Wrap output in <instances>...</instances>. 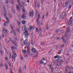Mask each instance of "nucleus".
<instances>
[{
    "label": "nucleus",
    "instance_id": "f257e3e1",
    "mask_svg": "<svg viewBox=\"0 0 73 73\" xmlns=\"http://www.w3.org/2000/svg\"><path fill=\"white\" fill-rule=\"evenodd\" d=\"M3 10L4 11L5 13L4 15L5 17L7 20L6 22L4 23V25L5 26H7L9 21V20H8V17H7V11L5 9V6H3Z\"/></svg>",
    "mask_w": 73,
    "mask_h": 73
},
{
    "label": "nucleus",
    "instance_id": "f03ea898",
    "mask_svg": "<svg viewBox=\"0 0 73 73\" xmlns=\"http://www.w3.org/2000/svg\"><path fill=\"white\" fill-rule=\"evenodd\" d=\"M22 30L23 31H25V32L23 33L24 34H25V38H27L28 37L29 35H30L29 33H28V31H27V26L26 25H24L22 27Z\"/></svg>",
    "mask_w": 73,
    "mask_h": 73
},
{
    "label": "nucleus",
    "instance_id": "7ed1b4c3",
    "mask_svg": "<svg viewBox=\"0 0 73 73\" xmlns=\"http://www.w3.org/2000/svg\"><path fill=\"white\" fill-rule=\"evenodd\" d=\"M27 53L26 54H25L24 55V57H27L28 55H30L31 53L30 51V48H29V45H27Z\"/></svg>",
    "mask_w": 73,
    "mask_h": 73
},
{
    "label": "nucleus",
    "instance_id": "20e7f679",
    "mask_svg": "<svg viewBox=\"0 0 73 73\" xmlns=\"http://www.w3.org/2000/svg\"><path fill=\"white\" fill-rule=\"evenodd\" d=\"M66 16V12H64L63 13L62 15H60V17L62 19H63L64 18V17Z\"/></svg>",
    "mask_w": 73,
    "mask_h": 73
},
{
    "label": "nucleus",
    "instance_id": "39448f33",
    "mask_svg": "<svg viewBox=\"0 0 73 73\" xmlns=\"http://www.w3.org/2000/svg\"><path fill=\"white\" fill-rule=\"evenodd\" d=\"M13 55H12V58L13 59V60H15V57H17V54H16V53H15V52L14 51L13 52Z\"/></svg>",
    "mask_w": 73,
    "mask_h": 73
},
{
    "label": "nucleus",
    "instance_id": "423d86ee",
    "mask_svg": "<svg viewBox=\"0 0 73 73\" xmlns=\"http://www.w3.org/2000/svg\"><path fill=\"white\" fill-rule=\"evenodd\" d=\"M73 21V19H72V17H71L69 21V23H68V25H70H70L71 26H72V22Z\"/></svg>",
    "mask_w": 73,
    "mask_h": 73
},
{
    "label": "nucleus",
    "instance_id": "0eeeda50",
    "mask_svg": "<svg viewBox=\"0 0 73 73\" xmlns=\"http://www.w3.org/2000/svg\"><path fill=\"white\" fill-rule=\"evenodd\" d=\"M69 30H68L66 32L65 35L64 36V37L65 38H66V37H68V36H69V35L68 34H69Z\"/></svg>",
    "mask_w": 73,
    "mask_h": 73
},
{
    "label": "nucleus",
    "instance_id": "6e6552de",
    "mask_svg": "<svg viewBox=\"0 0 73 73\" xmlns=\"http://www.w3.org/2000/svg\"><path fill=\"white\" fill-rule=\"evenodd\" d=\"M32 51L34 53H37V52L36 51L35 49L34 48V47H33L32 48Z\"/></svg>",
    "mask_w": 73,
    "mask_h": 73
},
{
    "label": "nucleus",
    "instance_id": "1a4fd4ad",
    "mask_svg": "<svg viewBox=\"0 0 73 73\" xmlns=\"http://www.w3.org/2000/svg\"><path fill=\"white\" fill-rule=\"evenodd\" d=\"M22 9V11L23 12V13L25 12V9H24V7L23 6H21Z\"/></svg>",
    "mask_w": 73,
    "mask_h": 73
},
{
    "label": "nucleus",
    "instance_id": "9d476101",
    "mask_svg": "<svg viewBox=\"0 0 73 73\" xmlns=\"http://www.w3.org/2000/svg\"><path fill=\"white\" fill-rule=\"evenodd\" d=\"M22 9V11L23 12V13L25 12V9H24V7L23 6H21Z\"/></svg>",
    "mask_w": 73,
    "mask_h": 73
},
{
    "label": "nucleus",
    "instance_id": "9b49d317",
    "mask_svg": "<svg viewBox=\"0 0 73 73\" xmlns=\"http://www.w3.org/2000/svg\"><path fill=\"white\" fill-rule=\"evenodd\" d=\"M24 41L23 39H21V43H22V46H23L24 45Z\"/></svg>",
    "mask_w": 73,
    "mask_h": 73
},
{
    "label": "nucleus",
    "instance_id": "f8f14e48",
    "mask_svg": "<svg viewBox=\"0 0 73 73\" xmlns=\"http://www.w3.org/2000/svg\"><path fill=\"white\" fill-rule=\"evenodd\" d=\"M17 9V11H20V7H19V6L18 5H17L16 6Z\"/></svg>",
    "mask_w": 73,
    "mask_h": 73
},
{
    "label": "nucleus",
    "instance_id": "ddd939ff",
    "mask_svg": "<svg viewBox=\"0 0 73 73\" xmlns=\"http://www.w3.org/2000/svg\"><path fill=\"white\" fill-rule=\"evenodd\" d=\"M34 15L33 13L32 12H31L29 15V16L33 17Z\"/></svg>",
    "mask_w": 73,
    "mask_h": 73
},
{
    "label": "nucleus",
    "instance_id": "4468645a",
    "mask_svg": "<svg viewBox=\"0 0 73 73\" xmlns=\"http://www.w3.org/2000/svg\"><path fill=\"white\" fill-rule=\"evenodd\" d=\"M22 68H21V67H20L19 68V73H22Z\"/></svg>",
    "mask_w": 73,
    "mask_h": 73
},
{
    "label": "nucleus",
    "instance_id": "2eb2a0df",
    "mask_svg": "<svg viewBox=\"0 0 73 73\" xmlns=\"http://www.w3.org/2000/svg\"><path fill=\"white\" fill-rule=\"evenodd\" d=\"M36 21L37 22V23L38 24V25H40V23L39 22V19H37Z\"/></svg>",
    "mask_w": 73,
    "mask_h": 73
},
{
    "label": "nucleus",
    "instance_id": "dca6fc26",
    "mask_svg": "<svg viewBox=\"0 0 73 73\" xmlns=\"http://www.w3.org/2000/svg\"><path fill=\"white\" fill-rule=\"evenodd\" d=\"M60 12H61V9H58L57 11V13L58 14H59L60 13Z\"/></svg>",
    "mask_w": 73,
    "mask_h": 73
},
{
    "label": "nucleus",
    "instance_id": "f3484780",
    "mask_svg": "<svg viewBox=\"0 0 73 73\" xmlns=\"http://www.w3.org/2000/svg\"><path fill=\"white\" fill-rule=\"evenodd\" d=\"M27 40H25V41H24V44H25V45H27Z\"/></svg>",
    "mask_w": 73,
    "mask_h": 73
},
{
    "label": "nucleus",
    "instance_id": "a211bd4d",
    "mask_svg": "<svg viewBox=\"0 0 73 73\" xmlns=\"http://www.w3.org/2000/svg\"><path fill=\"white\" fill-rule=\"evenodd\" d=\"M22 53H27V50H23L22 51Z\"/></svg>",
    "mask_w": 73,
    "mask_h": 73
},
{
    "label": "nucleus",
    "instance_id": "6ab92c4d",
    "mask_svg": "<svg viewBox=\"0 0 73 73\" xmlns=\"http://www.w3.org/2000/svg\"><path fill=\"white\" fill-rule=\"evenodd\" d=\"M5 66L6 68V69L7 70H8V65H7V64H5Z\"/></svg>",
    "mask_w": 73,
    "mask_h": 73
},
{
    "label": "nucleus",
    "instance_id": "aec40b11",
    "mask_svg": "<svg viewBox=\"0 0 73 73\" xmlns=\"http://www.w3.org/2000/svg\"><path fill=\"white\" fill-rule=\"evenodd\" d=\"M16 31L18 33H19V34H20V30L19 29H16Z\"/></svg>",
    "mask_w": 73,
    "mask_h": 73
},
{
    "label": "nucleus",
    "instance_id": "412c9836",
    "mask_svg": "<svg viewBox=\"0 0 73 73\" xmlns=\"http://www.w3.org/2000/svg\"><path fill=\"white\" fill-rule=\"evenodd\" d=\"M13 33H14V35L15 36H16V32L15 30L13 31Z\"/></svg>",
    "mask_w": 73,
    "mask_h": 73
},
{
    "label": "nucleus",
    "instance_id": "4be33fe9",
    "mask_svg": "<svg viewBox=\"0 0 73 73\" xmlns=\"http://www.w3.org/2000/svg\"><path fill=\"white\" fill-rule=\"evenodd\" d=\"M34 4H35V7L36 8L37 7V5H36V1H35Z\"/></svg>",
    "mask_w": 73,
    "mask_h": 73
},
{
    "label": "nucleus",
    "instance_id": "5701e85b",
    "mask_svg": "<svg viewBox=\"0 0 73 73\" xmlns=\"http://www.w3.org/2000/svg\"><path fill=\"white\" fill-rule=\"evenodd\" d=\"M11 28L13 31H15L14 29L13 28V27L12 26H11Z\"/></svg>",
    "mask_w": 73,
    "mask_h": 73
},
{
    "label": "nucleus",
    "instance_id": "b1692460",
    "mask_svg": "<svg viewBox=\"0 0 73 73\" xmlns=\"http://www.w3.org/2000/svg\"><path fill=\"white\" fill-rule=\"evenodd\" d=\"M25 15L23 14L21 16V17L23 18V19H24V18H25Z\"/></svg>",
    "mask_w": 73,
    "mask_h": 73
},
{
    "label": "nucleus",
    "instance_id": "393cba45",
    "mask_svg": "<svg viewBox=\"0 0 73 73\" xmlns=\"http://www.w3.org/2000/svg\"><path fill=\"white\" fill-rule=\"evenodd\" d=\"M31 57H35V55L32 54H31Z\"/></svg>",
    "mask_w": 73,
    "mask_h": 73
},
{
    "label": "nucleus",
    "instance_id": "a878e982",
    "mask_svg": "<svg viewBox=\"0 0 73 73\" xmlns=\"http://www.w3.org/2000/svg\"><path fill=\"white\" fill-rule=\"evenodd\" d=\"M72 60V58L71 57H70L68 58V60Z\"/></svg>",
    "mask_w": 73,
    "mask_h": 73
},
{
    "label": "nucleus",
    "instance_id": "bb28decb",
    "mask_svg": "<svg viewBox=\"0 0 73 73\" xmlns=\"http://www.w3.org/2000/svg\"><path fill=\"white\" fill-rule=\"evenodd\" d=\"M38 19H38V20H39V19H40V15H38Z\"/></svg>",
    "mask_w": 73,
    "mask_h": 73
},
{
    "label": "nucleus",
    "instance_id": "cd10ccee",
    "mask_svg": "<svg viewBox=\"0 0 73 73\" xmlns=\"http://www.w3.org/2000/svg\"><path fill=\"white\" fill-rule=\"evenodd\" d=\"M64 47V44H63L61 45L60 46L61 48H62L63 47Z\"/></svg>",
    "mask_w": 73,
    "mask_h": 73
},
{
    "label": "nucleus",
    "instance_id": "c85d7f7f",
    "mask_svg": "<svg viewBox=\"0 0 73 73\" xmlns=\"http://www.w3.org/2000/svg\"><path fill=\"white\" fill-rule=\"evenodd\" d=\"M32 27L31 26H30L29 27V29L30 30H32Z\"/></svg>",
    "mask_w": 73,
    "mask_h": 73
},
{
    "label": "nucleus",
    "instance_id": "c756f323",
    "mask_svg": "<svg viewBox=\"0 0 73 73\" xmlns=\"http://www.w3.org/2000/svg\"><path fill=\"white\" fill-rule=\"evenodd\" d=\"M31 37L32 38H33V33H32L31 35Z\"/></svg>",
    "mask_w": 73,
    "mask_h": 73
},
{
    "label": "nucleus",
    "instance_id": "7c9ffc66",
    "mask_svg": "<svg viewBox=\"0 0 73 73\" xmlns=\"http://www.w3.org/2000/svg\"><path fill=\"white\" fill-rule=\"evenodd\" d=\"M56 18H54L52 19V20L54 21H56Z\"/></svg>",
    "mask_w": 73,
    "mask_h": 73
},
{
    "label": "nucleus",
    "instance_id": "2f4dec72",
    "mask_svg": "<svg viewBox=\"0 0 73 73\" xmlns=\"http://www.w3.org/2000/svg\"><path fill=\"white\" fill-rule=\"evenodd\" d=\"M58 59H56V60L55 61V63H58Z\"/></svg>",
    "mask_w": 73,
    "mask_h": 73
},
{
    "label": "nucleus",
    "instance_id": "473e14b6",
    "mask_svg": "<svg viewBox=\"0 0 73 73\" xmlns=\"http://www.w3.org/2000/svg\"><path fill=\"white\" fill-rule=\"evenodd\" d=\"M17 23H18V24L19 26H20V23L19 22H18V21H17Z\"/></svg>",
    "mask_w": 73,
    "mask_h": 73
},
{
    "label": "nucleus",
    "instance_id": "72a5a7b5",
    "mask_svg": "<svg viewBox=\"0 0 73 73\" xmlns=\"http://www.w3.org/2000/svg\"><path fill=\"white\" fill-rule=\"evenodd\" d=\"M31 43L32 45H33V40H31Z\"/></svg>",
    "mask_w": 73,
    "mask_h": 73
},
{
    "label": "nucleus",
    "instance_id": "f704fd0d",
    "mask_svg": "<svg viewBox=\"0 0 73 73\" xmlns=\"http://www.w3.org/2000/svg\"><path fill=\"white\" fill-rule=\"evenodd\" d=\"M44 1V0H41V3L42 4H43V3Z\"/></svg>",
    "mask_w": 73,
    "mask_h": 73
},
{
    "label": "nucleus",
    "instance_id": "c9c22d12",
    "mask_svg": "<svg viewBox=\"0 0 73 73\" xmlns=\"http://www.w3.org/2000/svg\"><path fill=\"white\" fill-rule=\"evenodd\" d=\"M44 63V62H42V61H41L40 62V64L41 65H42V64H43Z\"/></svg>",
    "mask_w": 73,
    "mask_h": 73
},
{
    "label": "nucleus",
    "instance_id": "e433bc0d",
    "mask_svg": "<svg viewBox=\"0 0 73 73\" xmlns=\"http://www.w3.org/2000/svg\"><path fill=\"white\" fill-rule=\"evenodd\" d=\"M8 63L9 65V66H11V63L9 62H8Z\"/></svg>",
    "mask_w": 73,
    "mask_h": 73
},
{
    "label": "nucleus",
    "instance_id": "4c0bfd02",
    "mask_svg": "<svg viewBox=\"0 0 73 73\" xmlns=\"http://www.w3.org/2000/svg\"><path fill=\"white\" fill-rule=\"evenodd\" d=\"M22 3L23 5H25V2H22Z\"/></svg>",
    "mask_w": 73,
    "mask_h": 73
},
{
    "label": "nucleus",
    "instance_id": "58836bf2",
    "mask_svg": "<svg viewBox=\"0 0 73 73\" xmlns=\"http://www.w3.org/2000/svg\"><path fill=\"white\" fill-rule=\"evenodd\" d=\"M22 23L23 24H25V21H22Z\"/></svg>",
    "mask_w": 73,
    "mask_h": 73
},
{
    "label": "nucleus",
    "instance_id": "ea45409f",
    "mask_svg": "<svg viewBox=\"0 0 73 73\" xmlns=\"http://www.w3.org/2000/svg\"><path fill=\"white\" fill-rule=\"evenodd\" d=\"M12 4H15V3L14 2V0H12Z\"/></svg>",
    "mask_w": 73,
    "mask_h": 73
},
{
    "label": "nucleus",
    "instance_id": "a19ab883",
    "mask_svg": "<svg viewBox=\"0 0 73 73\" xmlns=\"http://www.w3.org/2000/svg\"><path fill=\"white\" fill-rule=\"evenodd\" d=\"M13 11L14 13H16V11L15 10L13 9Z\"/></svg>",
    "mask_w": 73,
    "mask_h": 73
},
{
    "label": "nucleus",
    "instance_id": "79ce46f5",
    "mask_svg": "<svg viewBox=\"0 0 73 73\" xmlns=\"http://www.w3.org/2000/svg\"><path fill=\"white\" fill-rule=\"evenodd\" d=\"M5 3H6L7 4H8V0H5Z\"/></svg>",
    "mask_w": 73,
    "mask_h": 73
},
{
    "label": "nucleus",
    "instance_id": "37998d69",
    "mask_svg": "<svg viewBox=\"0 0 73 73\" xmlns=\"http://www.w3.org/2000/svg\"><path fill=\"white\" fill-rule=\"evenodd\" d=\"M38 8H40V4L38 3L37 4Z\"/></svg>",
    "mask_w": 73,
    "mask_h": 73
},
{
    "label": "nucleus",
    "instance_id": "c03bdc74",
    "mask_svg": "<svg viewBox=\"0 0 73 73\" xmlns=\"http://www.w3.org/2000/svg\"><path fill=\"white\" fill-rule=\"evenodd\" d=\"M9 39L10 40V41H12V38L10 37L9 38Z\"/></svg>",
    "mask_w": 73,
    "mask_h": 73
},
{
    "label": "nucleus",
    "instance_id": "a18cd8bd",
    "mask_svg": "<svg viewBox=\"0 0 73 73\" xmlns=\"http://www.w3.org/2000/svg\"><path fill=\"white\" fill-rule=\"evenodd\" d=\"M60 31V30L59 29H56V32H58Z\"/></svg>",
    "mask_w": 73,
    "mask_h": 73
},
{
    "label": "nucleus",
    "instance_id": "49530a36",
    "mask_svg": "<svg viewBox=\"0 0 73 73\" xmlns=\"http://www.w3.org/2000/svg\"><path fill=\"white\" fill-rule=\"evenodd\" d=\"M48 24L47 25V27H46V29H47V30H48V29L49 28V27L48 26Z\"/></svg>",
    "mask_w": 73,
    "mask_h": 73
},
{
    "label": "nucleus",
    "instance_id": "de8ad7c7",
    "mask_svg": "<svg viewBox=\"0 0 73 73\" xmlns=\"http://www.w3.org/2000/svg\"><path fill=\"white\" fill-rule=\"evenodd\" d=\"M3 64H0V67H3Z\"/></svg>",
    "mask_w": 73,
    "mask_h": 73
},
{
    "label": "nucleus",
    "instance_id": "09e8293b",
    "mask_svg": "<svg viewBox=\"0 0 73 73\" xmlns=\"http://www.w3.org/2000/svg\"><path fill=\"white\" fill-rule=\"evenodd\" d=\"M71 7H72V5H70L68 7L69 9H70V8H71Z\"/></svg>",
    "mask_w": 73,
    "mask_h": 73
},
{
    "label": "nucleus",
    "instance_id": "8fccbe9b",
    "mask_svg": "<svg viewBox=\"0 0 73 73\" xmlns=\"http://www.w3.org/2000/svg\"><path fill=\"white\" fill-rule=\"evenodd\" d=\"M36 30L37 32H38V28H36Z\"/></svg>",
    "mask_w": 73,
    "mask_h": 73
},
{
    "label": "nucleus",
    "instance_id": "3c124183",
    "mask_svg": "<svg viewBox=\"0 0 73 73\" xmlns=\"http://www.w3.org/2000/svg\"><path fill=\"white\" fill-rule=\"evenodd\" d=\"M5 51L6 53H7V54H9V52H8V51H7V50H5Z\"/></svg>",
    "mask_w": 73,
    "mask_h": 73
},
{
    "label": "nucleus",
    "instance_id": "603ef678",
    "mask_svg": "<svg viewBox=\"0 0 73 73\" xmlns=\"http://www.w3.org/2000/svg\"><path fill=\"white\" fill-rule=\"evenodd\" d=\"M39 35L40 36L42 37V33H41V32L39 34Z\"/></svg>",
    "mask_w": 73,
    "mask_h": 73
},
{
    "label": "nucleus",
    "instance_id": "864d4df0",
    "mask_svg": "<svg viewBox=\"0 0 73 73\" xmlns=\"http://www.w3.org/2000/svg\"><path fill=\"white\" fill-rule=\"evenodd\" d=\"M5 58L7 61H8V57H5Z\"/></svg>",
    "mask_w": 73,
    "mask_h": 73
},
{
    "label": "nucleus",
    "instance_id": "5fc2aeb1",
    "mask_svg": "<svg viewBox=\"0 0 73 73\" xmlns=\"http://www.w3.org/2000/svg\"><path fill=\"white\" fill-rule=\"evenodd\" d=\"M58 46H56V48H55V49H56V50H57V49H58Z\"/></svg>",
    "mask_w": 73,
    "mask_h": 73
},
{
    "label": "nucleus",
    "instance_id": "6e6d98bb",
    "mask_svg": "<svg viewBox=\"0 0 73 73\" xmlns=\"http://www.w3.org/2000/svg\"><path fill=\"white\" fill-rule=\"evenodd\" d=\"M46 17H47V16H49V15H48V12H47L46 13Z\"/></svg>",
    "mask_w": 73,
    "mask_h": 73
},
{
    "label": "nucleus",
    "instance_id": "4d7b16f0",
    "mask_svg": "<svg viewBox=\"0 0 73 73\" xmlns=\"http://www.w3.org/2000/svg\"><path fill=\"white\" fill-rule=\"evenodd\" d=\"M69 71V69L68 68H66V72H68Z\"/></svg>",
    "mask_w": 73,
    "mask_h": 73
},
{
    "label": "nucleus",
    "instance_id": "13d9d810",
    "mask_svg": "<svg viewBox=\"0 0 73 73\" xmlns=\"http://www.w3.org/2000/svg\"><path fill=\"white\" fill-rule=\"evenodd\" d=\"M52 51H50L48 53L49 54H52Z\"/></svg>",
    "mask_w": 73,
    "mask_h": 73
},
{
    "label": "nucleus",
    "instance_id": "bf43d9fd",
    "mask_svg": "<svg viewBox=\"0 0 73 73\" xmlns=\"http://www.w3.org/2000/svg\"><path fill=\"white\" fill-rule=\"evenodd\" d=\"M42 60L43 61H46V60L44 58H42Z\"/></svg>",
    "mask_w": 73,
    "mask_h": 73
},
{
    "label": "nucleus",
    "instance_id": "052dcab7",
    "mask_svg": "<svg viewBox=\"0 0 73 73\" xmlns=\"http://www.w3.org/2000/svg\"><path fill=\"white\" fill-rule=\"evenodd\" d=\"M60 37H58L57 38V39L58 40H60Z\"/></svg>",
    "mask_w": 73,
    "mask_h": 73
},
{
    "label": "nucleus",
    "instance_id": "680f3d73",
    "mask_svg": "<svg viewBox=\"0 0 73 73\" xmlns=\"http://www.w3.org/2000/svg\"><path fill=\"white\" fill-rule=\"evenodd\" d=\"M42 45H45V42H42Z\"/></svg>",
    "mask_w": 73,
    "mask_h": 73
},
{
    "label": "nucleus",
    "instance_id": "e2e57ef3",
    "mask_svg": "<svg viewBox=\"0 0 73 73\" xmlns=\"http://www.w3.org/2000/svg\"><path fill=\"white\" fill-rule=\"evenodd\" d=\"M61 3H60L58 4V7H60V5H61Z\"/></svg>",
    "mask_w": 73,
    "mask_h": 73
},
{
    "label": "nucleus",
    "instance_id": "0e129e2a",
    "mask_svg": "<svg viewBox=\"0 0 73 73\" xmlns=\"http://www.w3.org/2000/svg\"><path fill=\"white\" fill-rule=\"evenodd\" d=\"M66 7V4H65L64 6L63 7L64 8H65V7Z\"/></svg>",
    "mask_w": 73,
    "mask_h": 73
},
{
    "label": "nucleus",
    "instance_id": "69168bd1",
    "mask_svg": "<svg viewBox=\"0 0 73 73\" xmlns=\"http://www.w3.org/2000/svg\"><path fill=\"white\" fill-rule=\"evenodd\" d=\"M23 15H27V13H25V12H24V13H23Z\"/></svg>",
    "mask_w": 73,
    "mask_h": 73
},
{
    "label": "nucleus",
    "instance_id": "338daca9",
    "mask_svg": "<svg viewBox=\"0 0 73 73\" xmlns=\"http://www.w3.org/2000/svg\"><path fill=\"white\" fill-rule=\"evenodd\" d=\"M68 3H69L68 2V1H67L66 2L65 4H66V5H67V4H68Z\"/></svg>",
    "mask_w": 73,
    "mask_h": 73
},
{
    "label": "nucleus",
    "instance_id": "774afa93",
    "mask_svg": "<svg viewBox=\"0 0 73 73\" xmlns=\"http://www.w3.org/2000/svg\"><path fill=\"white\" fill-rule=\"evenodd\" d=\"M67 1L69 3H70V1H71V0H68Z\"/></svg>",
    "mask_w": 73,
    "mask_h": 73
}]
</instances>
